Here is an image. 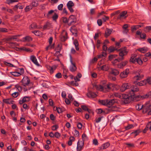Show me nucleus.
I'll return each mask as SVG.
<instances>
[{"label":"nucleus","instance_id":"obj_1","mask_svg":"<svg viewBox=\"0 0 151 151\" xmlns=\"http://www.w3.org/2000/svg\"><path fill=\"white\" fill-rule=\"evenodd\" d=\"M105 81H102L101 82L100 85L94 84L93 87L97 90L106 92L112 89V87L114 86V85L112 83L105 84Z\"/></svg>","mask_w":151,"mask_h":151},{"label":"nucleus","instance_id":"obj_2","mask_svg":"<svg viewBox=\"0 0 151 151\" xmlns=\"http://www.w3.org/2000/svg\"><path fill=\"white\" fill-rule=\"evenodd\" d=\"M135 98L134 96V94H132L130 92L128 94H122L121 99H124V102L125 104H128Z\"/></svg>","mask_w":151,"mask_h":151},{"label":"nucleus","instance_id":"obj_3","mask_svg":"<svg viewBox=\"0 0 151 151\" xmlns=\"http://www.w3.org/2000/svg\"><path fill=\"white\" fill-rule=\"evenodd\" d=\"M119 51V55L120 57H124V56L127 55L129 51L126 47H124L120 49Z\"/></svg>","mask_w":151,"mask_h":151},{"label":"nucleus","instance_id":"obj_4","mask_svg":"<svg viewBox=\"0 0 151 151\" xmlns=\"http://www.w3.org/2000/svg\"><path fill=\"white\" fill-rule=\"evenodd\" d=\"M130 88V91L129 92L132 94H134V96L135 98V99H138V100H139V98L137 96H136L134 94L135 92L139 90V88L138 87L136 86L133 85L132 86H131Z\"/></svg>","mask_w":151,"mask_h":151},{"label":"nucleus","instance_id":"obj_5","mask_svg":"<svg viewBox=\"0 0 151 151\" xmlns=\"http://www.w3.org/2000/svg\"><path fill=\"white\" fill-rule=\"evenodd\" d=\"M76 21V17L74 15H71L68 18V25L69 26L74 24Z\"/></svg>","mask_w":151,"mask_h":151},{"label":"nucleus","instance_id":"obj_6","mask_svg":"<svg viewBox=\"0 0 151 151\" xmlns=\"http://www.w3.org/2000/svg\"><path fill=\"white\" fill-rule=\"evenodd\" d=\"M137 72L138 74L135 76L133 78V79L134 81H139L141 80L143 78L144 76L141 74V70H138Z\"/></svg>","mask_w":151,"mask_h":151},{"label":"nucleus","instance_id":"obj_7","mask_svg":"<svg viewBox=\"0 0 151 151\" xmlns=\"http://www.w3.org/2000/svg\"><path fill=\"white\" fill-rule=\"evenodd\" d=\"M30 79L27 76H25L22 79L21 82L22 85L24 86H28L30 82Z\"/></svg>","mask_w":151,"mask_h":151},{"label":"nucleus","instance_id":"obj_8","mask_svg":"<svg viewBox=\"0 0 151 151\" xmlns=\"http://www.w3.org/2000/svg\"><path fill=\"white\" fill-rule=\"evenodd\" d=\"M131 85L128 83H125L122 85L120 88V91L122 92L126 90L129 89L130 88Z\"/></svg>","mask_w":151,"mask_h":151},{"label":"nucleus","instance_id":"obj_9","mask_svg":"<svg viewBox=\"0 0 151 151\" xmlns=\"http://www.w3.org/2000/svg\"><path fill=\"white\" fill-rule=\"evenodd\" d=\"M70 62L71 65L70 67V70L72 72L75 71L77 69V67L76 66V64L73 61L71 57L70 58Z\"/></svg>","mask_w":151,"mask_h":151},{"label":"nucleus","instance_id":"obj_10","mask_svg":"<svg viewBox=\"0 0 151 151\" xmlns=\"http://www.w3.org/2000/svg\"><path fill=\"white\" fill-rule=\"evenodd\" d=\"M129 72V70L128 69H126L122 72H121L120 74V76L121 78H126Z\"/></svg>","mask_w":151,"mask_h":151},{"label":"nucleus","instance_id":"obj_11","mask_svg":"<svg viewBox=\"0 0 151 151\" xmlns=\"http://www.w3.org/2000/svg\"><path fill=\"white\" fill-rule=\"evenodd\" d=\"M74 4L72 1H69L67 4V6L68 9L71 12H73L74 10L72 7L74 6Z\"/></svg>","mask_w":151,"mask_h":151},{"label":"nucleus","instance_id":"obj_12","mask_svg":"<svg viewBox=\"0 0 151 151\" xmlns=\"http://www.w3.org/2000/svg\"><path fill=\"white\" fill-rule=\"evenodd\" d=\"M137 96L139 98V99H142L147 98H151V91L146 94L142 96L138 95Z\"/></svg>","mask_w":151,"mask_h":151},{"label":"nucleus","instance_id":"obj_13","mask_svg":"<svg viewBox=\"0 0 151 151\" xmlns=\"http://www.w3.org/2000/svg\"><path fill=\"white\" fill-rule=\"evenodd\" d=\"M46 67L47 69L49 70L50 73L51 74H52L54 73V70L56 69L57 66L55 65H54L51 67L49 65H47Z\"/></svg>","mask_w":151,"mask_h":151},{"label":"nucleus","instance_id":"obj_14","mask_svg":"<svg viewBox=\"0 0 151 151\" xmlns=\"http://www.w3.org/2000/svg\"><path fill=\"white\" fill-rule=\"evenodd\" d=\"M84 145V142L81 141H78L77 143V149L78 151H81L83 148Z\"/></svg>","mask_w":151,"mask_h":151},{"label":"nucleus","instance_id":"obj_15","mask_svg":"<svg viewBox=\"0 0 151 151\" xmlns=\"http://www.w3.org/2000/svg\"><path fill=\"white\" fill-rule=\"evenodd\" d=\"M29 97L25 96L24 97L22 100L19 101V103L20 104H22L24 102H29L30 101Z\"/></svg>","mask_w":151,"mask_h":151},{"label":"nucleus","instance_id":"obj_16","mask_svg":"<svg viewBox=\"0 0 151 151\" xmlns=\"http://www.w3.org/2000/svg\"><path fill=\"white\" fill-rule=\"evenodd\" d=\"M116 101L114 99L107 100L106 106L109 107H110L114 104Z\"/></svg>","mask_w":151,"mask_h":151},{"label":"nucleus","instance_id":"obj_17","mask_svg":"<svg viewBox=\"0 0 151 151\" xmlns=\"http://www.w3.org/2000/svg\"><path fill=\"white\" fill-rule=\"evenodd\" d=\"M110 143L108 142L104 144L101 147H99V150L101 151L103 149H105L108 147L110 146Z\"/></svg>","mask_w":151,"mask_h":151},{"label":"nucleus","instance_id":"obj_18","mask_svg":"<svg viewBox=\"0 0 151 151\" xmlns=\"http://www.w3.org/2000/svg\"><path fill=\"white\" fill-rule=\"evenodd\" d=\"M127 61L126 60L122 62L121 63L117 64V67L118 68H123L127 64Z\"/></svg>","mask_w":151,"mask_h":151},{"label":"nucleus","instance_id":"obj_19","mask_svg":"<svg viewBox=\"0 0 151 151\" xmlns=\"http://www.w3.org/2000/svg\"><path fill=\"white\" fill-rule=\"evenodd\" d=\"M87 95L89 98H93L97 96V95L94 92L89 91L87 93Z\"/></svg>","mask_w":151,"mask_h":151},{"label":"nucleus","instance_id":"obj_20","mask_svg":"<svg viewBox=\"0 0 151 151\" xmlns=\"http://www.w3.org/2000/svg\"><path fill=\"white\" fill-rule=\"evenodd\" d=\"M150 106L151 105L150 104H146L144 106L143 105V112H146L149 110H151V109H150Z\"/></svg>","mask_w":151,"mask_h":151},{"label":"nucleus","instance_id":"obj_21","mask_svg":"<svg viewBox=\"0 0 151 151\" xmlns=\"http://www.w3.org/2000/svg\"><path fill=\"white\" fill-rule=\"evenodd\" d=\"M70 30L73 34H77V30L76 27L75 26H73L70 28Z\"/></svg>","mask_w":151,"mask_h":151},{"label":"nucleus","instance_id":"obj_22","mask_svg":"<svg viewBox=\"0 0 151 151\" xmlns=\"http://www.w3.org/2000/svg\"><path fill=\"white\" fill-rule=\"evenodd\" d=\"M52 25L49 22H47L45 24L43 27V29L44 30H45L47 29H49L50 28H51Z\"/></svg>","mask_w":151,"mask_h":151},{"label":"nucleus","instance_id":"obj_23","mask_svg":"<svg viewBox=\"0 0 151 151\" xmlns=\"http://www.w3.org/2000/svg\"><path fill=\"white\" fill-rule=\"evenodd\" d=\"M141 25H137L133 26L131 27V31L132 32H134L141 27Z\"/></svg>","mask_w":151,"mask_h":151},{"label":"nucleus","instance_id":"obj_24","mask_svg":"<svg viewBox=\"0 0 151 151\" xmlns=\"http://www.w3.org/2000/svg\"><path fill=\"white\" fill-rule=\"evenodd\" d=\"M112 30V29H109L107 28L105 31V37H108L111 34Z\"/></svg>","mask_w":151,"mask_h":151},{"label":"nucleus","instance_id":"obj_25","mask_svg":"<svg viewBox=\"0 0 151 151\" xmlns=\"http://www.w3.org/2000/svg\"><path fill=\"white\" fill-rule=\"evenodd\" d=\"M111 70L110 72V73L113 74L115 76L118 75L119 73V71L116 69H111Z\"/></svg>","mask_w":151,"mask_h":151},{"label":"nucleus","instance_id":"obj_26","mask_svg":"<svg viewBox=\"0 0 151 151\" xmlns=\"http://www.w3.org/2000/svg\"><path fill=\"white\" fill-rule=\"evenodd\" d=\"M31 59L32 62L37 65H39V64L37 61L36 58L34 55H32L31 57Z\"/></svg>","mask_w":151,"mask_h":151},{"label":"nucleus","instance_id":"obj_27","mask_svg":"<svg viewBox=\"0 0 151 151\" xmlns=\"http://www.w3.org/2000/svg\"><path fill=\"white\" fill-rule=\"evenodd\" d=\"M127 11H124L122 12L118 17L117 18L118 19H120L122 17H125L126 18L127 16H126L125 15L127 14Z\"/></svg>","mask_w":151,"mask_h":151},{"label":"nucleus","instance_id":"obj_28","mask_svg":"<svg viewBox=\"0 0 151 151\" xmlns=\"http://www.w3.org/2000/svg\"><path fill=\"white\" fill-rule=\"evenodd\" d=\"M135 56L134 55H132L131 58L130 59V62L134 63L136 62V60L137 58H135Z\"/></svg>","mask_w":151,"mask_h":151},{"label":"nucleus","instance_id":"obj_29","mask_svg":"<svg viewBox=\"0 0 151 151\" xmlns=\"http://www.w3.org/2000/svg\"><path fill=\"white\" fill-rule=\"evenodd\" d=\"M140 132L141 131L139 129H137L132 132L131 133V134L133 135L134 137H135L136 136L138 135Z\"/></svg>","mask_w":151,"mask_h":151},{"label":"nucleus","instance_id":"obj_30","mask_svg":"<svg viewBox=\"0 0 151 151\" xmlns=\"http://www.w3.org/2000/svg\"><path fill=\"white\" fill-rule=\"evenodd\" d=\"M143 105L142 104H139L136 105L135 108L137 110H140L142 109H143Z\"/></svg>","mask_w":151,"mask_h":151},{"label":"nucleus","instance_id":"obj_31","mask_svg":"<svg viewBox=\"0 0 151 151\" xmlns=\"http://www.w3.org/2000/svg\"><path fill=\"white\" fill-rule=\"evenodd\" d=\"M146 84V81H145V80L141 81L139 82H138L137 83V85L140 86H142L144 85H145Z\"/></svg>","mask_w":151,"mask_h":151},{"label":"nucleus","instance_id":"obj_32","mask_svg":"<svg viewBox=\"0 0 151 151\" xmlns=\"http://www.w3.org/2000/svg\"><path fill=\"white\" fill-rule=\"evenodd\" d=\"M138 50L142 53H145L147 50V48L144 47L142 48H140L138 49Z\"/></svg>","mask_w":151,"mask_h":151},{"label":"nucleus","instance_id":"obj_33","mask_svg":"<svg viewBox=\"0 0 151 151\" xmlns=\"http://www.w3.org/2000/svg\"><path fill=\"white\" fill-rule=\"evenodd\" d=\"M14 77H18L21 75V73L17 72H12L10 73Z\"/></svg>","mask_w":151,"mask_h":151},{"label":"nucleus","instance_id":"obj_34","mask_svg":"<svg viewBox=\"0 0 151 151\" xmlns=\"http://www.w3.org/2000/svg\"><path fill=\"white\" fill-rule=\"evenodd\" d=\"M107 100H99V102L101 104L104 105L106 106Z\"/></svg>","mask_w":151,"mask_h":151},{"label":"nucleus","instance_id":"obj_35","mask_svg":"<svg viewBox=\"0 0 151 151\" xmlns=\"http://www.w3.org/2000/svg\"><path fill=\"white\" fill-rule=\"evenodd\" d=\"M109 68V67L107 65H103L101 67V69L104 71L107 70Z\"/></svg>","mask_w":151,"mask_h":151},{"label":"nucleus","instance_id":"obj_36","mask_svg":"<svg viewBox=\"0 0 151 151\" xmlns=\"http://www.w3.org/2000/svg\"><path fill=\"white\" fill-rule=\"evenodd\" d=\"M31 5L33 8V7L37 6L38 5V4L37 2L35 1H33Z\"/></svg>","mask_w":151,"mask_h":151},{"label":"nucleus","instance_id":"obj_37","mask_svg":"<svg viewBox=\"0 0 151 151\" xmlns=\"http://www.w3.org/2000/svg\"><path fill=\"white\" fill-rule=\"evenodd\" d=\"M32 8L31 5H29L28 6H27L25 8V10L26 12H27Z\"/></svg>","mask_w":151,"mask_h":151},{"label":"nucleus","instance_id":"obj_38","mask_svg":"<svg viewBox=\"0 0 151 151\" xmlns=\"http://www.w3.org/2000/svg\"><path fill=\"white\" fill-rule=\"evenodd\" d=\"M58 14L56 13H55L53 16L52 17V18L53 21H56V20L58 19Z\"/></svg>","mask_w":151,"mask_h":151},{"label":"nucleus","instance_id":"obj_39","mask_svg":"<svg viewBox=\"0 0 151 151\" xmlns=\"http://www.w3.org/2000/svg\"><path fill=\"white\" fill-rule=\"evenodd\" d=\"M54 43L52 45H49L48 46H47L46 48V50H47L50 49H53L54 47Z\"/></svg>","mask_w":151,"mask_h":151},{"label":"nucleus","instance_id":"obj_40","mask_svg":"<svg viewBox=\"0 0 151 151\" xmlns=\"http://www.w3.org/2000/svg\"><path fill=\"white\" fill-rule=\"evenodd\" d=\"M9 99H4L3 100V101L6 104H10L11 103H12V102H13V101H9Z\"/></svg>","mask_w":151,"mask_h":151},{"label":"nucleus","instance_id":"obj_41","mask_svg":"<svg viewBox=\"0 0 151 151\" xmlns=\"http://www.w3.org/2000/svg\"><path fill=\"white\" fill-rule=\"evenodd\" d=\"M16 50L17 51H20V50H24L26 51H28V50L25 47H22L19 48V47H16Z\"/></svg>","mask_w":151,"mask_h":151},{"label":"nucleus","instance_id":"obj_42","mask_svg":"<svg viewBox=\"0 0 151 151\" xmlns=\"http://www.w3.org/2000/svg\"><path fill=\"white\" fill-rule=\"evenodd\" d=\"M67 34L66 32H65V35L63 36L61 38V40L62 41H65L67 39Z\"/></svg>","mask_w":151,"mask_h":151},{"label":"nucleus","instance_id":"obj_43","mask_svg":"<svg viewBox=\"0 0 151 151\" xmlns=\"http://www.w3.org/2000/svg\"><path fill=\"white\" fill-rule=\"evenodd\" d=\"M128 24H125L123 27V29H124V31L126 32V33H127L129 31L128 29H127L128 27Z\"/></svg>","mask_w":151,"mask_h":151},{"label":"nucleus","instance_id":"obj_44","mask_svg":"<svg viewBox=\"0 0 151 151\" xmlns=\"http://www.w3.org/2000/svg\"><path fill=\"white\" fill-rule=\"evenodd\" d=\"M140 65H142L143 63V61L140 58H137L136 60V62Z\"/></svg>","mask_w":151,"mask_h":151},{"label":"nucleus","instance_id":"obj_45","mask_svg":"<svg viewBox=\"0 0 151 151\" xmlns=\"http://www.w3.org/2000/svg\"><path fill=\"white\" fill-rule=\"evenodd\" d=\"M32 32L34 33L35 35L37 36H39L41 33L40 31L38 30L32 31Z\"/></svg>","mask_w":151,"mask_h":151},{"label":"nucleus","instance_id":"obj_46","mask_svg":"<svg viewBox=\"0 0 151 151\" xmlns=\"http://www.w3.org/2000/svg\"><path fill=\"white\" fill-rule=\"evenodd\" d=\"M134 127L133 124H129L125 128L126 130H128L133 128Z\"/></svg>","mask_w":151,"mask_h":151},{"label":"nucleus","instance_id":"obj_47","mask_svg":"<svg viewBox=\"0 0 151 151\" xmlns=\"http://www.w3.org/2000/svg\"><path fill=\"white\" fill-rule=\"evenodd\" d=\"M37 24L35 23H33L30 26V27L33 29H35L37 27Z\"/></svg>","mask_w":151,"mask_h":151},{"label":"nucleus","instance_id":"obj_48","mask_svg":"<svg viewBox=\"0 0 151 151\" xmlns=\"http://www.w3.org/2000/svg\"><path fill=\"white\" fill-rule=\"evenodd\" d=\"M114 95L115 97L119 98L120 99L121 98L122 94L120 93H114Z\"/></svg>","mask_w":151,"mask_h":151},{"label":"nucleus","instance_id":"obj_49","mask_svg":"<svg viewBox=\"0 0 151 151\" xmlns=\"http://www.w3.org/2000/svg\"><path fill=\"white\" fill-rule=\"evenodd\" d=\"M8 32V29L5 28H0V32Z\"/></svg>","mask_w":151,"mask_h":151},{"label":"nucleus","instance_id":"obj_50","mask_svg":"<svg viewBox=\"0 0 151 151\" xmlns=\"http://www.w3.org/2000/svg\"><path fill=\"white\" fill-rule=\"evenodd\" d=\"M9 46H17L18 45V44L15 43V42H10L9 43Z\"/></svg>","mask_w":151,"mask_h":151},{"label":"nucleus","instance_id":"obj_51","mask_svg":"<svg viewBox=\"0 0 151 151\" xmlns=\"http://www.w3.org/2000/svg\"><path fill=\"white\" fill-rule=\"evenodd\" d=\"M63 22L64 23H68V20L67 18L66 17H63L62 18Z\"/></svg>","mask_w":151,"mask_h":151},{"label":"nucleus","instance_id":"obj_52","mask_svg":"<svg viewBox=\"0 0 151 151\" xmlns=\"http://www.w3.org/2000/svg\"><path fill=\"white\" fill-rule=\"evenodd\" d=\"M140 37L142 39H145L146 37V35L145 33H143L140 35Z\"/></svg>","mask_w":151,"mask_h":151},{"label":"nucleus","instance_id":"obj_53","mask_svg":"<svg viewBox=\"0 0 151 151\" xmlns=\"http://www.w3.org/2000/svg\"><path fill=\"white\" fill-rule=\"evenodd\" d=\"M62 74L61 73L59 72L57 73L55 75V77L58 78H60L62 77Z\"/></svg>","mask_w":151,"mask_h":151},{"label":"nucleus","instance_id":"obj_54","mask_svg":"<svg viewBox=\"0 0 151 151\" xmlns=\"http://www.w3.org/2000/svg\"><path fill=\"white\" fill-rule=\"evenodd\" d=\"M20 35H19L12 36V40H14L17 41H18L19 39L17 38Z\"/></svg>","mask_w":151,"mask_h":151},{"label":"nucleus","instance_id":"obj_55","mask_svg":"<svg viewBox=\"0 0 151 151\" xmlns=\"http://www.w3.org/2000/svg\"><path fill=\"white\" fill-rule=\"evenodd\" d=\"M20 35H19L12 36V40H14L17 41H18L19 39L17 38Z\"/></svg>","mask_w":151,"mask_h":151},{"label":"nucleus","instance_id":"obj_56","mask_svg":"<svg viewBox=\"0 0 151 151\" xmlns=\"http://www.w3.org/2000/svg\"><path fill=\"white\" fill-rule=\"evenodd\" d=\"M19 95L18 92H15L12 94V96L14 98H16Z\"/></svg>","mask_w":151,"mask_h":151},{"label":"nucleus","instance_id":"obj_57","mask_svg":"<svg viewBox=\"0 0 151 151\" xmlns=\"http://www.w3.org/2000/svg\"><path fill=\"white\" fill-rule=\"evenodd\" d=\"M58 128V125H55L52 126V129L53 131H55Z\"/></svg>","mask_w":151,"mask_h":151},{"label":"nucleus","instance_id":"obj_58","mask_svg":"<svg viewBox=\"0 0 151 151\" xmlns=\"http://www.w3.org/2000/svg\"><path fill=\"white\" fill-rule=\"evenodd\" d=\"M26 40L28 41H31L32 40V38L29 36H26L24 38Z\"/></svg>","mask_w":151,"mask_h":151},{"label":"nucleus","instance_id":"obj_59","mask_svg":"<svg viewBox=\"0 0 151 151\" xmlns=\"http://www.w3.org/2000/svg\"><path fill=\"white\" fill-rule=\"evenodd\" d=\"M115 49L114 47L111 46L108 49V51L110 52H112L114 51Z\"/></svg>","mask_w":151,"mask_h":151},{"label":"nucleus","instance_id":"obj_60","mask_svg":"<svg viewBox=\"0 0 151 151\" xmlns=\"http://www.w3.org/2000/svg\"><path fill=\"white\" fill-rule=\"evenodd\" d=\"M54 136L57 138H59L60 137V134L58 132H56L55 133Z\"/></svg>","mask_w":151,"mask_h":151},{"label":"nucleus","instance_id":"obj_61","mask_svg":"<svg viewBox=\"0 0 151 151\" xmlns=\"http://www.w3.org/2000/svg\"><path fill=\"white\" fill-rule=\"evenodd\" d=\"M93 143L95 145H98V142L96 139H94L93 140Z\"/></svg>","mask_w":151,"mask_h":151},{"label":"nucleus","instance_id":"obj_62","mask_svg":"<svg viewBox=\"0 0 151 151\" xmlns=\"http://www.w3.org/2000/svg\"><path fill=\"white\" fill-rule=\"evenodd\" d=\"M97 23L99 26H101L102 24V21L101 19H98L97 21Z\"/></svg>","mask_w":151,"mask_h":151},{"label":"nucleus","instance_id":"obj_63","mask_svg":"<svg viewBox=\"0 0 151 151\" xmlns=\"http://www.w3.org/2000/svg\"><path fill=\"white\" fill-rule=\"evenodd\" d=\"M146 81V84L148 83L149 84H151V78H147L146 80H145Z\"/></svg>","mask_w":151,"mask_h":151},{"label":"nucleus","instance_id":"obj_64","mask_svg":"<svg viewBox=\"0 0 151 151\" xmlns=\"http://www.w3.org/2000/svg\"><path fill=\"white\" fill-rule=\"evenodd\" d=\"M145 31L148 32L151 30V26H147L145 28Z\"/></svg>","mask_w":151,"mask_h":151}]
</instances>
